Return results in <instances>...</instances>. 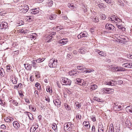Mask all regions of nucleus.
<instances>
[{"label": "nucleus", "instance_id": "obj_46", "mask_svg": "<svg viewBox=\"0 0 132 132\" xmlns=\"http://www.w3.org/2000/svg\"><path fill=\"white\" fill-rule=\"evenodd\" d=\"M116 17H112V18H110V19H109L110 20H111L112 21V22H115V19H116Z\"/></svg>", "mask_w": 132, "mask_h": 132}, {"label": "nucleus", "instance_id": "obj_12", "mask_svg": "<svg viewBox=\"0 0 132 132\" xmlns=\"http://www.w3.org/2000/svg\"><path fill=\"white\" fill-rule=\"evenodd\" d=\"M77 68L81 71V72H84V70L86 69L83 65H78L77 67Z\"/></svg>", "mask_w": 132, "mask_h": 132}, {"label": "nucleus", "instance_id": "obj_37", "mask_svg": "<svg viewBox=\"0 0 132 132\" xmlns=\"http://www.w3.org/2000/svg\"><path fill=\"white\" fill-rule=\"evenodd\" d=\"M52 128L55 132L57 131V126L56 124L55 125H52Z\"/></svg>", "mask_w": 132, "mask_h": 132}, {"label": "nucleus", "instance_id": "obj_41", "mask_svg": "<svg viewBox=\"0 0 132 132\" xmlns=\"http://www.w3.org/2000/svg\"><path fill=\"white\" fill-rule=\"evenodd\" d=\"M93 21L95 22H97L99 21V20L98 17H95V18L92 19Z\"/></svg>", "mask_w": 132, "mask_h": 132}, {"label": "nucleus", "instance_id": "obj_51", "mask_svg": "<svg viewBox=\"0 0 132 132\" xmlns=\"http://www.w3.org/2000/svg\"><path fill=\"white\" fill-rule=\"evenodd\" d=\"M48 19L50 20H52L55 19L56 17H47Z\"/></svg>", "mask_w": 132, "mask_h": 132}, {"label": "nucleus", "instance_id": "obj_17", "mask_svg": "<svg viewBox=\"0 0 132 132\" xmlns=\"http://www.w3.org/2000/svg\"><path fill=\"white\" fill-rule=\"evenodd\" d=\"M38 125L37 123L36 124L35 126L33 127H31L30 130V132H34L38 128Z\"/></svg>", "mask_w": 132, "mask_h": 132}, {"label": "nucleus", "instance_id": "obj_2", "mask_svg": "<svg viewBox=\"0 0 132 132\" xmlns=\"http://www.w3.org/2000/svg\"><path fill=\"white\" fill-rule=\"evenodd\" d=\"M65 124L64 129L65 131L68 130V131L71 130L72 129H73L74 128L73 124L71 123L70 122H68L67 124L66 125Z\"/></svg>", "mask_w": 132, "mask_h": 132}, {"label": "nucleus", "instance_id": "obj_20", "mask_svg": "<svg viewBox=\"0 0 132 132\" xmlns=\"http://www.w3.org/2000/svg\"><path fill=\"white\" fill-rule=\"evenodd\" d=\"M115 70L117 71H125V69L124 68L118 67L115 68Z\"/></svg>", "mask_w": 132, "mask_h": 132}, {"label": "nucleus", "instance_id": "obj_35", "mask_svg": "<svg viewBox=\"0 0 132 132\" xmlns=\"http://www.w3.org/2000/svg\"><path fill=\"white\" fill-rule=\"evenodd\" d=\"M53 2L52 1L50 0L48 3V6L50 7H51L53 5Z\"/></svg>", "mask_w": 132, "mask_h": 132}, {"label": "nucleus", "instance_id": "obj_58", "mask_svg": "<svg viewBox=\"0 0 132 132\" xmlns=\"http://www.w3.org/2000/svg\"><path fill=\"white\" fill-rule=\"evenodd\" d=\"M127 57L128 58L132 59V55L129 54L127 55Z\"/></svg>", "mask_w": 132, "mask_h": 132}, {"label": "nucleus", "instance_id": "obj_43", "mask_svg": "<svg viewBox=\"0 0 132 132\" xmlns=\"http://www.w3.org/2000/svg\"><path fill=\"white\" fill-rule=\"evenodd\" d=\"M92 72V70L90 69H87L86 68V69L84 70V72L85 73H90Z\"/></svg>", "mask_w": 132, "mask_h": 132}, {"label": "nucleus", "instance_id": "obj_23", "mask_svg": "<svg viewBox=\"0 0 132 132\" xmlns=\"http://www.w3.org/2000/svg\"><path fill=\"white\" fill-rule=\"evenodd\" d=\"M24 65L25 67V68L27 70H31V68L32 64H28L27 65V66L26 64H24Z\"/></svg>", "mask_w": 132, "mask_h": 132}, {"label": "nucleus", "instance_id": "obj_49", "mask_svg": "<svg viewBox=\"0 0 132 132\" xmlns=\"http://www.w3.org/2000/svg\"><path fill=\"white\" fill-rule=\"evenodd\" d=\"M91 119H92V121H93L95 122V121H96V118H95V117L94 116H91Z\"/></svg>", "mask_w": 132, "mask_h": 132}, {"label": "nucleus", "instance_id": "obj_7", "mask_svg": "<svg viewBox=\"0 0 132 132\" xmlns=\"http://www.w3.org/2000/svg\"><path fill=\"white\" fill-rule=\"evenodd\" d=\"M116 81L114 80H112V82H115L116 83ZM104 84H105L109 85H111L112 86H114L115 85V84H114V83H112L111 81L110 80H109L107 81H106L104 82Z\"/></svg>", "mask_w": 132, "mask_h": 132}, {"label": "nucleus", "instance_id": "obj_11", "mask_svg": "<svg viewBox=\"0 0 132 132\" xmlns=\"http://www.w3.org/2000/svg\"><path fill=\"white\" fill-rule=\"evenodd\" d=\"M53 102L55 106L58 108L61 105V102L59 100L57 99L54 100Z\"/></svg>", "mask_w": 132, "mask_h": 132}, {"label": "nucleus", "instance_id": "obj_52", "mask_svg": "<svg viewBox=\"0 0 132 132\" xmlns=\"http://www.w3.org/2000/svg\"><path fill=\"white\" fill-rule=\"evenodd\" d=\"M68 7L71 8L72 7H74V6L73 5V4H70L69 3L68 4Z\"/></svg>", "mask_w": 132, "mask_h": 132}, {"label": "nucleus", "instance_id": "obj_57", "mask_svg": "<svg viewBox=\"0 0 132 132\" xmlns=\"http://www.w3.org/2000/svg\"><path fill=\"white\" fill-rule=\"evenodd\" d=\"M108 3L110 4L111 3V0H103Z\"/></svg>", "mask_w": 132, "mask_h": 132}, {"label": "nucleus", "instance_id": "obj_38", "mask_svg": "<svg viewBox=\"0 0 132 132\" xmlns=\"http://www.w3.org/2000/svg\"><path fill=\"white\" fill-rule=\"evenodd\" d=\"M37 36V35L36 33L32 34L30 35V38H32L33 39L34 38L35 39Z\"/></svg>", "mask_w": 132, "mask_h": 132}, {"label": "nucleus", "instance_id": "obj_8", "mask_svg": "<svg viewBox=\"0 0 132 132\" xmlns=\"http://www.w3.org/2000/svg\"><path fill=\"white\" fill-rule=\"evenodd\" d=\"M7 27V24L5 22H2L0 25V27L1 29H5Z\"/></svg>", "mask_w": 132, "mask_h": 132}, {"label": "nucleus", "instance_id": "obj_31", "mask_svg": "<svg viewBox=\"0 0 132 132\" xmlns=\"http://www.w3.org/2000/svg\"><path fill=\"white\" fill-rule=\"evenodd\" d=\"M9 102L11 103H13V104H15V105L16 106H18V103L16 101L13 100L10 101Z\"/></svg>", "mask_w": 132, "mask_h": 132}, {"label": "nucleus", "instance_id": "obj_18", "mask_svg": "<svg viewBox=\"0 0 132 132\" xmlns=\"http://www.w3.org/2000/svg\"><path fill=\"white\" fill-rule=\"evenodd\" d=\"M104 128L102 125H98V131L99 132H103Z\"/></svg>", "mask_w": 132, "mask_h": 132}, {"label": "nucleus", "instance_id": "obj_47", "mask_svg": "<svg viewBox=\"0 0 132 132\" xmlns=\"http://www.w3.org/2000/svg\"><path fill=\"white\" fill-rule=\"evenodd\" d=\"M7 69V72H9L10 69L11 67L10 66H6Z\"/></svg>", "mask_w": 132, "mask_h": 132}, {"label": "nucleus", "instance_id": "obj_22", "mask_svg": "<svg viewBox=\"0 0 132 132\" xmlns=\"http://www.w3.org/2000/svg\"><path fill=\"white\" fill-rule=\"evenodd\" d=\"M27 113H28V114H27V115H28L29 120H33L34 119V118L33 117V115L31 113H30L29 112H27Z\"/></svg>", "mask_w": 132, "mask_h": 132}, {"label": "nucleus", "instance_id": "obj_61", "mask_svg": "<svg viewBox=\"0 0 132 132\" xmlns=\"http://www.w3.org/2000/svg\"><path fill=\"white\" fill-rule=\"evenodd\" d=\"M35 86L36 87L38 88V87H39V86H40V84L38 83H37L35 84Z\"/></svg>", "mask_w": 132, "mask_h": 132}, {"label": "nucleus", "instance_id": "obj_3", "mask_svg": "<svg viewBox=\"0 0 132 132\" xmlns=\"http://www.w3.org/2000/svg\"><path fill=\"white\" fill-rule=\"evenodd\" d=\"M103 93L104 94H111L114 91V89L110 88H104L103 89Z\"/></svg>", "mask_w": 132, "mask_h": 132}, {"label": "nucleus", "instance_id": "obj_29", "mask_svg": "<svg viewBox=\"0 0 132 132\" xmlns=\"http://www.w3.org/2000/svg\"><path fill=\"white\" fill-rule=\"evenodd\" d=\"M5 73V72L4 69L2 68H0V75L1 76H4Z\"/></svg>", "mask_w": 132, "mask_h": 132}, {"label": "nucleus", "instance_id": "obj_24", "mask_svg": "<svg viewBox=\"0 0 132 132\" xmlns=\"http://www.w3.org/2000/svg\"><path fill=\"white\" fill-rule=\"evenodd\" d=\"M78 74V72L75 71H71L70 72V75L73 76H77Z\"/></svg>", "mask_w": 132, "mask_h": 132}, {"label": "nucleus", "instance_id": "obj_4", "mask_svg": "<svg viewBox=\"0 0 132 132\" xmlns=\"http://www.w3.org/2000/svg\"><path fill=\"white\" fill-rule=\"evenodd\" d=\"M61 82L65 84V85H70L71 83V81L69 79L65 78L62 77L61 80Z\"/></svg>", "mask_w": 132, "mask_h": 132}, {"label": "nucleus", "instance_id": "obj_32", "mask_svg": "<svg viewBox=\"0 0 132 132\" xmlns=\"http://www.w3.org/2000/svg\"><path fill=\"white\" fill-rule=\"evenodd\" d=\"M86 50L82 48L79 50V52L81 54H84L86 52Z\"/></svg>", "mask_w": 132, "mask_h": 132}, {"label": "nucleus", "instance_id": "obj_45", "mask_svg": "<svg viewBox=\"0 0 132 132\" xmlns=\"http://www.w3.org/2000/svg\"><path fill=\"white\" fill-rule=\"evenodd\" d=\"M118 3L121 6H124V4L123 2H122L121 0H119L118 1Z\"/></svg>", "mask_w": 132, "mask_h": 132}, {"label": "nucleus", "instance_id": "obj_16", "mask_svg": "<svg viewBox=\"0 0 132 132\" xmlns=\"http://www.w3.org/2000/svg\"><path fill=\"white\" fill-rule=\"evenodd\" d=\"M31 11V13L32 14H35L38 13L39 12V9L37 8L33 9Z\"/></svg>", "mask_w": 132, "mask_h": 132}, {"label": "nucleus", "instance_id": "obj_34", "mask_svg": "<svg viewBox=\"0 0 132 132\" xmlns=\"http://www.w3.org/2000/svg\"><path fill=\"white\" fill-rule=\"evenodd\" d=\"M118 17L116 18V19H115V23H119L121 21V20L119 18H118Z\"/></svg>", "mask_w": 132, "mask_h": 132}, {"label": "nucleus", "instance_id": "obj_33", "mask_svg": "<svg viewBox=\"0 0 132 132\" xmlns=\"http://www.w3.org/2000/svg\"><path fill=\"white\" fill-rule=\"evenodd\" d=\"M36 62V60H33L32 62V65L33 67L34 68H36L37 67Z\"/></svg>", "mask_w": 132, "mask_h": 132}, {"label": "nucleus", "instance_id": "obj_9", "mask_svg": "<svg viewBox=\"0 0 132 132\" xmlns=\"http://www.w3.org/2000/svg\"><path fill=\"white\" fill-rule=\"evenodd\" d=\"M68 42V39H63L58 41L59 44L63 45L66 44Z\"/></svg>", "mask_w": 132, "mask_h": 132}, {"label": "nucleus", "instance_id": "obj_26", "mask_svg": "<svg viewBox=\"0 0 132 132\" xmlns=\"http://www.w3.org/2000/svg\"><path fill=\"white\" fill-rule=\"evenodd\" d=\"M122 66L125 68H130V63L127 62L123 63L122 64Z\"/></svg>", "mask_w": 132, "mask_h": 132}, {"label": "nucleus", "instance_id": "obj_10", "mask_svg": "<svg viewBox=\"0 0 132 132\" xmlns=\"http://www.w3.org/2000/svg\"><path fill=\"white\" fill-rule=\"evenodd\" d=\"M25 7H26L25 8L22 9L20 10V13H24L27 12L29 9V7L28 5H25Z\"/></svg>", "mask_w": 132, "mask_h": 132}, {"label": "nucleus", "instance_id": "obj_25", "mask_svg": "<svg viewBox=\"0 0 132 132\" xmlns=\"http://www.w3.org/2000/svg\"><path fill=\"white\" fill-rule=\"evenodd\" d=\"M98 6L99 7L102 9V11H104V8H105V6H104V4L102 3H99L98 4Z\"/></svg>", "mask_w": 132, "mask_h": 132}, {"label": "nucleus", "instance_id": "obj_21", "mask_svg": "<svg viewBox=\"0 0 132 132\" xmlns=\"http://www.w3.org/2000/svg\"><path fill=\"white\" fill-rule=\"evenodd\" d=\"M109 132H114V127L113 123H111L110 125Z\"/></svg>", "mask_w": 132, "mask_h": 132}, {"label": "nucleus", "instance_id": "obj_54", "mask_svg": "<svg viewBox=\"0 0 132 132\" xmlns=\"http://www.w3.org/2000/svg\"><path fill=\"white\" fill-rule=\"evenodd\" d=\"M1 128L5 129L6 128V126L4 125H2L1 126Z\"/></svg>", "mask_w": 132, "mask_h": 132}, {"label": "nucleus", "instance_id": "obj_42", "mask_svg": "<svg viewBox=\"0 0 132 132\" xmlns=\"http://www.w3.org/2000/svg\"><path fill=\"white\" fill-rule=\"evenodd\" d=\"M81 33L83 37H87V34L86 32H84L83 33Z\"/></svg>", "mask_w": 132, "mask_h": 132}, {"label": "nucleus", "instance_id": "obj_53", "mask_svg": "<svg viewBox=\"0 0 132 132\" xmlns=\"http://www.w3.org/2000/svg\"><path fill=\"white\" fill-rule=\"evenodd\" d=\"M67 57L69 59L71 58L72 56H71V55L70 54V53H69V54H68L67 55Z\"/></svg>", "mask_w": 132, "mask_h": 132}, {"label": "nucleus", "instance_id": "obj_1", "mask_svg": "<svg viewBox=\"0 0 132 132\" xmlns=\"http://www.w3.org/2000/svg\"><path fill=\"white\" fill-rule=\"evenodd\" d=\"M57 60L54 58L50 59L48 65L50 68H57Z\"/></svg>", "mask_w": 132, "mask_h": 132}, {"label": "nucleus", "instance_id": "obj_62", "mask_svg": "<svg viewBox=\"0 0 132 132\" xmlns=\"http://www.w3.org/2000/svg\"><path fill=\"white\" fill-rule=\"evenodd\" d=\"M76 118H78L79 119H80L81 118V116L80 115H78L76 116Z\"/></svg>", "mask_w": 132, "mask_h": 132}, {"label": "nucleus", "instance_id": "obj_55", "mask_svg": "<svg viewBox=\"0 0 132 132\" xmlns=\"http://www.w3.org/2000/svg\"><path fill=\"white\" fill-rule=\"evenodd\" d=\"M27 20H29L28 21L30 22L32 21L33 18H30V17H27Z\"/></svg>", "mask_w": 132, "mask_h": 132}, {"label": "nucleus", "instance_id": "obj_39", "mask_svg": "<svg viewBox=\"0 0 132 132\" xmlns=\"http://www.w3.org/2000/svg\"><path fill=\"white\" fill-rule=\"evenodd\" d=\"M44 59H38L36 60V62L37 63H40L41 62H43L44 61Z\"/></svg>", "mask_w": 132, "mask_h": 132}, {"label": "nucleus", "instance_id": "obj_27", "mask_svg": "<svg viewBox=\"0 0 132 132\" xmlns=\"http://www.w3.org/2000/svg\"><path fill=\"white\" fill-rule=\"evenodd\" d=\"M64 106L65 108L67 110H71V108L70 106H69L66 103L64 104Z\"/></svg>", "mask_w": 132, "mask_h": 132}, {"label": "nucleus", "instance_id": "obj_13", "mask_svg": "<svg viewBox=\"0 0 132 132\" xmlns=\"http://www.w3.org/2000/svg\"><path fill=\"white\" fill-rule=\"evenodd\" d=\"M125 123L127 127L130 128L131 126V123L129 119H126L125 121Z\"/></svg>", "mask_w": 132, "mask_h": 132}, {"label": "nucleus", "instance_id": "obj_14", "mask_svg": "<svg viewBox=\"0 0 132 132\" xmlns=\"http://www.w3.org/2000/svg\"><path fill=\"white\" fill-rule=\"evenodd\" d=\"M13 124L14 127L15 128L18 129L20 128V126L19 123L17 121H15L13 122Z\"/></svg>", "mask_w": 132, "mask_h": 132}, {"label": "nucleus", "instance_id": "obj_40", "mask_svg": "<svg viewBox=\"0 0 132 132\" xmlns=\"http://www.w3.org/2000/svg\"><path fill=\"white\" fill-rule=\"evenodd\" d=\"M5 104V103L4 101L2 100L1 98H0V104L2 106H4Z\"/></svg>", "mask_w": 132, "mask_h": 132}, {"label": "nucleus", "instance_id": "obj_6", "mask_svg": "<svg viewBox=\"0 0 132 132\" xmlns=\"http://www.w3.org/2000/svg\"><path fill=\"white\" fill-rule=\"evenodd\" d=\"M75 82L76 84H79L81 86H82L84 85V81L81 79L78 78L75 80Z\"/></svg>", "mask_w": 132, "mask_h": 132}, {"label": "nucleus", "instance_id": "obj_44", "mask_svg": "<svg viewBox=\"0 0 132 132\" xmlns=\"http://www.w3.org/2000/svg\"><path fill=\"white\" fill-rule=\"evenodd\" d=\"M123 83V81L121 80L116 81V84H121Z\"/></svg>", "mask_w": 132, "mask_h": 132}, {"label": "nucleus", "instance_id": "obj_30", "mask_svg": "<svg viewBox=\"0 0 132 132\" xmlns=\"http://www.w3.org/2000/svg\"><path fill=\"white\" fill-rule=\"evenodd\" d=\"M97 86L96 85H91L90 88V90H94L97 89Z\"/></svg>", "mask_w": 132, "mask_h": 132}, {"label": "nucleus", "instance_id": "obj_19", "mask_svg": "<svg viewBox=\"0 0 132 132\" xmlns=\"http://www.w3.org/2000/svg\"><path fill=\"white\" fill-rule=\"evenodd\" d=\"M13 119L10 117H7L4 119L5 121L6 122H10L13 121Z\"/></svg>", "mask_w": 132, "mask_h": 132}, {"label": "nucleus", "instance_id": "obj_60", "mask_svg": "<svg viewBox=\"0 0 132 132\" xmlns=\"http://www.w3.org/2000/svg\"><path fill=\"white\" fill-rule=\"evenodd\" d=\"M81 35V34L80 33L77 36V37L78 39L80 38H83L82 37V35Z\"/></svg>", "mask_w": 132, "mask_h": 132}, {"label": "nucleus", "instance_id": "obj_50", "mask_svg": "<svg viewBox=\"0 0 132 132\" xmlns=\"http://www.w3.org/2000/svg\"><path fill=\"white\" fill-rule=\"evenodd\" d=\"M75 104L77 106V108H79L80 107V105L79 103L77 102H76L75 103Z\"/></svg>", "mask_w": 132, "mask_h": 132}, {"label": "nucleus", "instance_id": "obj_56", "mask_svg": "<svg viewBox=\"0 0 132 132\" xmlns=\"http://www.w3.org/2000/svg\"><path fill=\"white\" fill-rule=\"evenodd\" d=\"M95 128L94 126H92V131L93 132H95Z\"/></svg>", "mask_w": 132, "mask_h": 132}, {"label": "nucleus", "instance_id": "obj_63", "mask_svg": "<svg viewBox=\"0 0 132 132\" xmlns=\"http://www.w3.org/2000/svg\"><path fill=\"white\" fill-rule=\"evenodd\" d=\"M52 37H50V38H49L50 39H49V40H48L47 41L46 40V42H48V43L51 42L52 39Z\"/></svg>", "mask_w": 132, "mask_h": 132}, {"label": "nucleus", "instance_id": "obj_5", "mask_svg": "<svg viewBox=\"0 0 132 132\" xmlns=\"http://www.w3.org/2000/svg\"><path fill=\"white\" fill-rule=\"evenodd\" d=\"M105 29L108 30H114V26L110 23H107L105 25Z\"/></svg>", "mask_w": 132, "mask_h": 132}, {"label": "nucleus", "instance_id": "obj_36", "mask_svg": "<svg viewBox=\"0 0 132 132\" xmlns=\"http://www.w3.org/2000/svg\"><path fill=\"white\" fill-rule=\"evenodd\" d=\"M17 79H16L15 77L13 78L12 79V81L13 84H16L17 83Z\"/></svg>", "mask_w": 132, "mask_h": 132}, {"label": "nucleus", "instance_id": "obj_15", "mask_svg": "<svg viewBox=\"0 0 132 132\" xmlns=\"http://www.w3.org/2000/svg\"><path fill=\"white\" fill-rule=\"evenodd\" d=\"M83 124L85 127L87 128V129L90 128V125L89 122L84 121L83 122Z\"/></svg>", "mask_w": 132, "mask_h": 132}, {"label": "nucleus", "instance_id": "obj_28", "mask_svg": "<svg viewBox=\"0 0 132 132\" xmlns=\"http://www.w3.org/2000/svg\"><path fill=\"white\" fill-rule=\"evenodd\" d=\"M117 27L119 29H121L122 31H124L125 30V28L123 27L120 25L116 24Z\"/></svg>", "mask_w": 132, "mask_h": 132}, {"label": "nucleus", "instance_id": "obj_48", "mask_svg": "<svg viewBox=\"0 0 132 132\" xmlns=\"http://www.w3.org/2000/svg\"><path fill=\"white\" fill-rule=\"evenodd\" d=\"M6 14L5 12L4 11H1L0 13V15L2 16H5V14Z\"/></svg>", "mask_w": 132, "mask_h": 132}, {"label": "nucleus", "instance_id": "obj_59", "mask_svg": "<svg viewBox=\"0 0 132 132\" xmlns=\"http://www.w3.org/2000/svg\"><path fill=\"white\" fill-rule=\"evenodd\" d=\"M29 108L30 109L32 110V111H34V108L31 105H30L29 106Z\"/></svg>", "mask_w": 132, "mask_h": 132}, {"label": "nucleus", "instance_id": "obj_64", "mask_svg": "<svg viewBox=\"0 0 132 132\" xmlns=\"http://www.w3.org/2000/svg\"><path fill=\"white\" fill-rule=\"evenodd\" d=\"M59 26H56L55 27H53V28L54 29H55L56 30H57V29H59Z\"/></svg>", "mask_w": 132, "mask_h": 132}]
</instances>
